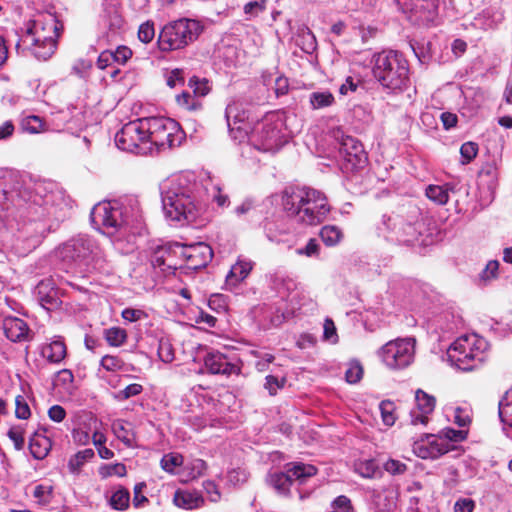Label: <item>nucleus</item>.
<instances>
[{"label":"nucleus","instance_id":"obj_60","mask_svg":"<svg viewBox=\"0 0 512 512\" xmlns=\"http://www.w3.org/2000/svg\"><path fill=\"white\" fill-rule=\"evenodd\" d=\"M265 388L268 390L270 395H275L278 389L282 388L285 383V379H278L276 376L268 375L265 378Z\"/></svg>","mask_w":512,"mask_h":512},{"label":"nucleus","instance_id":"obj_12","mask_svg":"<svg viewBox=\"0 0 512 512\" xmlns=\"http://www.w3.org/2000/svg\"><path fill=\"white\" fill-rule=\"evenodd\" d=\"M415 355L414 338H397L388 341L378 351V356L390 369H402L409 366Z\"/></svg>","mask_w":512,"mask_h":512},{"label":"nucleus","instance_id":"obj_50","mask_svg":"<svg viewBox=\"0 0 512 512\" xmlns=\"http://www.w3.org/2000/svg\"><path fill=\"white\" fill-rule=\"evenodd\" d=\"M377 468L374 460H365L356 465V472L364 478H372Z\"/></svg>","mask_w":512,"mask_h":512},{"label":"nucleus","instance_id":"obj_37","mask_svg":"<svg viewBox=\"0 0 512 512\" xmlns=\"http://www.w3.org/2000/svg\"><path fill=\"white\" fill-rule=\"evenodd\" d=\"M499 417L502 422L512 427V389L499 402Z\"/></svg>","mask_w":512,"mask_h":512},{"label":"nucleus","instance_id":"obj_49","mask_svg":"<svg viewBox=\"0 0 512 512\" xmlns=\"http://www.w3.org/2000/svg\"><path fill=\"white\" fill-rule=\"evenodd\" d=\"M101 366L107 371L115 372L123 368L124 362L118 356L105 355L101 359Z\"/></svg>","mask_w":512,"mask_h":512},{"label":"nucleus","instance_id":"obj_22","mask_svg":"<svg viewBox=\"0 0 512 512\" xmlns=\"http://www.w3.org/2000/svg\"><path fill=\"white\" fill-rule=\"evenodd\" d=\"M204 364L212 374L229 376L240 372V368L237 365L229 362L227 357L218 351L209 352L204 358Z\"/></svg>","mask_w":512,"mask_h":512},{"label":"nucleus","instance_id":"obj_15","mask_svg":"<svg viewBox=\"0 0 512 512\" xmlns=\"http://www.w3.org/2000/svg\"><path fill=\"white\" fill-rule=\"evenodd\" d=\"M225 118L231 137L239 142L244 141L249 135L253 122L250 121L243 105L239 102L229 103L225 110Z\"/></svg>","mask_w":512,"mask_h":512},{"label":"nucleus","instance_id":"obj_42","mask_svg":"<svg viewBox=\"0 0 512 512\" xmlns=\"http://www.w3.org/2000/svg\"><path fill=\"white\" fill-rule=\"evenodd\" d=\"M160 464L166 472L174 473L175 468L183 464V456L175 453L166 454L162 457Z\"/></svg>","mask_w":512,"mask_h":512},{"label":"nucleus","instance_id":"obj_20","mask_svg":"<svg viewBox=\"0 0 512 512\" xmlns=\"http://www.w3.org/2000/svg\"><path fill=\"white\" fill-rule=\"evenodd\" d=\"M40 305L46 310H53L60 306V293L53 278L41 280L34 291Z\"/></svg>","mask_w":512,"mask_h":512},{"label":"nucleus","instance_id":"obj_33","mask_svg":"<svg viewBox=\"0 0 512 512\" xmlns=\"http://www.w3.org/2000/svg\"><path fill=\"white\" fill-rule=\"evenodd\" d=\"M297 46L305 53L312 54L317 48L314 34L309 29H302L296 38Z\"/></svg>","mask_w":512,"mask_h":512},{"label":"nucleus","instance_id":"obj_53","mask_svg":"<svg viewBox=\"0 0 512 512\" xmlns=\"http://www.w3.org/2000/svg\"><path fill=\"white\" fill-rule=\"evenodd\" d=\"M454 422L459 427H467L471 423V412L468 408L456 407L454 410Z\"/></svg>","mask_w":512,"mask_h":512},{"label":"nucleus","instance_id":"obj_8","mask_svg":"<svg viewBox=\"0 0 512 512\" xmlns=\"http://www.w3.org/2000/svg\"><path fill=\"white\" fill-rule=\"evenodd\" d=\"M60 255L79 266L102 268L106 261L105 255L96 243L87 236H80L67 242L61 249Z\"/></svg>","mask_w":512,"mask_h":512},{"label":"nucleus","instance_id":"obj_4","mask_svg":"<svg viewBox=\"0 0 512 512\" xmlns=\"http://www.w3.org/2000/svg\"><path fill=\"white\" fill-rule=\"evenodd\" d=\"M488 342L477 334L463 335L456 339L447 350L451 365L462 371L480 367L487 358Z\"/></svg>","mask_w":512,"mask_h":512},{"label":"nucleus","instance_id":"obj_14","mask_svg":"<svg viewBox=\"0 0 512 512\" xmlns=\"http://www.w3.org/2000/svg\"><path fill=\"white\" fill-rule=\"evenodd\" d=\"M334 138L338 146L339 157L343 162V167L347 171H353L365 166L367 154L363 145L356 138L345 135L341 130L334 131Z\"/></svg>","mask_w":512,"mask_h":512},{"label":"nucleus","instance_id":"obj_45","mask_svg":"<svg viewBox=\"0 0 512 512\" xmlns=\"http://www.w3.org/2000/svg\"><path fill=\"white\" fill-rule=\"evenodd\" d=\"M44 125L43 120L35 115L28 116L22 121L23 130L32 134L43 132Z\"/></svg>","mask_w":512,"mask_h":512},{"label":"nucleus","instance_id":"obj_62","mask_svg":"<svg viewBox=\"0 0 512 512\" xmlns=\"http://www.w3.org/2000/svg\"><path fill=\"white\" fill-rule=\"evenodd\" d=\"M384 469L390 474L399 475L403 474L406 471L407 467L404 463L400 462L399 460L389 459L384 464Z\"/></svg>","mask_w":512,"mask_h":512},{"label":"nucleus","instance_id":"obj_40","mask_svg":"<svg viewBox=\"0 0 512 512\" xmlns=\"http://www.w3.org/2000/svg\"><path fill=\"white\" fill-rule=\"evenodd\" d=\"M74 375L69 369H62L57 372L54 380L55 386L62 387L65 391L70 392L74 386Z\"/></svg>","mask_w":512,"mask_h":512},{"label":"nucleus","instance_id":"obj_57","mask_svg":"<svg viewBox=\"0 0 512 512\" xmlns=\"http://www.w3.org/2000/svg\"><path fill=\"white\" fill-rule=\"evenodd\" d=\"M228 482L232 485H240L248 480V473L244 469H232L227 474Z\"/></svg>","mask_w":512,"mask_h":512},{"label":"nucleus","instance_id":"obj_52","mask_svg":"<svg viewBox=\"0 0 512 512\" xmlns=\"http://www.w3.org/2000/svg\"><path fill=\"white\" fill-rule=\"evenodd\" d=\"M440 437H442L445 441L450 440L453 442H460L466 439L467 431L456 430L454 428H444L440 432Z\"/></svg>","mask_w":512,"mask_h":512},{"label":"nucleus","instance_id":"obj_51","mask_svg":"<svg viewBox=\"0 0 512 512\" xmlns=\"http://www.w3.org/2000/svg\"><path fill=\"white\" fill-rule=\"evenodd\" d=\"M155 36L154 24L150 21L142 23L138 29V38L143 43H149Z\"/></svg>","mask_w":512,"mask_h":512},{"label":"nucleus","instance_id":"obj_1","mask_svg":"<svg viewBox=\"0 0 512 512\" xmlns=\"http://www.w3.org/2000/svg\"><path fill=\"white\" fill-rule=\"evenodd\" d=\"M200 185L186 177L167 180L161 186L163 210L172 221L193 222L200 214L203 204L199 197Z\"/></svg>","mask_w":512,"mask_h":512},{"label":"nucleus","instance_id":"obj_55","mask_svg":"<svg viewBox=\"0 0 512 512\" xmlns=\"http://www.w3.org/2000/svg\"><path fill=\"white\" fill-rule=\"evenodd\" d=\"M16 409L15 415L19 419H28L31 415L30 408L25 400V398L21 395H18L15 399Z\"/></svg>","mask_w":512,"mask_h":512},{"label":"nucleus","instance_id":"obj_32","mask_svg":"<svg viewBox=\"0 0 512 512\" xmlns=\"http://www.w3.org/2000/svg\"><path fill=\"white\" fill-rule=\"evenodd\" d=\"M94 455V450L91 448L78 451L76 454L71 456L68 461L69 471L72 474H78L81 471V468L84 466V464L91 460L94 457Z\"/></svg>","mask_w":512,"mask_h":512},{"label":"nucleus","instance_id":"obj_61","mask_svg":"<svg viewBox=\"0 0 512 512\" xmlns=\"http://www.w3.org/2000/svg\"><path fill=\"white\" fill-rule=\"evenodd\" d=\"M499 269V262L496 260H491L486 264V267L483 269L480 277L484 281H488L496 278L497 272Z\"/></svg>","mask_w":512,"mask_h":512},{"label":"nucleus","instance_id":"obj_56","mask_svg":"<svg viewBox=\"0 0 512 512\" xmlns=\"http://www.w3.org/2000/svg\"><path fill=\"white\" fill-rule=\"evenodd\" d=\"M189 86L193 88L194 94L198 96H205L209 93L210 90L207 80H199L196 77H192L189 80Z\"/></svg>","mask_w":512,"mask_h":512},{"label":"nucleus","instance_id":"obj_30","mask_svg":"<svg viewBox=\"0 0 512 512\" xmlns=\"http://www.w3.org/2000/svg\"><path fill=\"white\" fill-rule=\"evenodd\" d=\"M235 214L239 217L246 215L247 219L254 224H261L262 209L255 206L250 200L242 202L235 208Z\"/></svg>","mask_w":512,"mask_h":512},{"label":"nucleus","instance_id":"obj_41","mask_svg":"<svg viewBox=\"0 0 512 512\" xmlns=\"http://www.w3.org/2000/svg\"><path fill=\"white\" fill-rule=\"evenodd\" d=\"M379 409L383 423L387 426H392L396 421L394 403L390 400H384L380 403Z\"/></svg>","mask_w":512,"mask_h":512},{"label":"nucleus","instance_id":"obj_16","mask_svg":"<svg viewBox=\"0 0 512 512\" xmlns=\"http://www.w3.org/2000/svg\"><path fill=\"white\" fill-rule=\"evenodd\" d=\"M396 2L415 23L432 21L438 7V0H396Z\"/></svg>","mask_w":512,"mask_h":512},{"label":"nucleus","instance_id":"obj_26","mask_svg":"<svg viewBox=\"0 0 512 512\" xmlns=\"http://www.w3.org/2000/svg\"><path fill=\"white\" fill-rule=\"evenodd\" d=\"M253 265L254 263L252 261L239 258L227 274L226 283L228 285L236 286L247 278L253 268Z\"/></svg>","mask_w":512,"mask_h":512},{"label":"nucleus","instance_id":"obj_13","mask_svg":"<svg viewBox=\"0 0 512 512\" xmlns=\"http://www.w3.org/2000/svg\"><path fill=\"white\" fill-rule=\"evenodd\" d=\"M383 224L391 230V239L406 245H427L428 241L423 238L424 223L422 221H408L401 216L384 218Z\"/></svg>","mask_w":512,"mask_h":512},{"label":"nucleus","instance_id":"obj_11","mask_svg":"<svg viewBox=\"0 0 512 512\" xmlns=\"http://www.w3.org/2000/svg\"><path fill=\"white\" fill-rule=\"evenodd\" d=\"M115 143L123 151L149 153L146 118H138L124 124L115 135Z\"/></svg>","mask_w":512,"mask_h":512},{"label":"nucleus","instance_id":"obj_27","mask_svg":"<svg viewBox=\"0 0 512 512\" xmlns=\"http://www.w3.org/2000/svg\"><path fill=\"white\" fill-rule=\"evenodd\" d=\"M52 447L51 440L43 433L36 431L29 440L31 455L38 460L44 459Z\"/></svg>","mask_w":512,"mask_h":512},{"label":"nucleus","instance_id":"obj_47","mask_svg":"<svg viewBox=\"0 0 512 512\" xmlns=\"http://www.w3.org/2000/svg\"><path fill=\"white\" fill-rule=\"evenodd\" d=\"M143 391L141 384L133 383L115 393L114 398L118 401H125L130 397L137 396Z\"/></svg>","mask_w":512,"mask_h":512},{"label":"nucleus","instance_id":"obj_24","mask_svg":"<svg viewBox=\"0 0 512 512\" xmlns=\"http://www.w3.org/2000/svg\"><path fill=\"white\" fill-rule=\"evenodd\" d=\"M3 330L12 342L26 341L30 337V329L26 322L17 317H6L3 320Z\"/></svg>","mask_w":512,"mask_h":512},{"label":"nucleus","instance_id":"obj_38","mask_svg":"<svg viewBox=\"0 0 512 512\" xmlns=\"http://www.w3.org/2000/svg\"><path fill=\"white\" fill-rule=\"evenodd\" d=\"M104 338L110 346L119 347L126 342L127 333L120 327H111L104 330Z\"/></svg>","mask_w":512,"mask_h":512},{"label":"nucleus","instance_id":"obj_31","mask_svg":"<svg viewBox=\"0 0 512 512\" xmlns=\"http://www.w3.org/2000/svg\"><path fill=\"white\" fill-rule=\"evenodd\" d=\"M453 190L450 184L440 185H429L426 188V196L438 205H444L449 200V192Z\"/></svg>","mask_w":512,"mask_h":512},{"label":"nucleus","instance_id":"obj_46","mask_svg":"<svg viewBox=\"0 0 512 512\" xmlns=\"http://www.w3.org/2000/svg\"><path fill=\"white\" fill-rule=\"evenodd\" d=\"M158 357L164 363H171L174 360V350L169 340L163 338L159 340Z\"/></svg>","mask_w":512,"mask_h":512},{"label":"nucleus","instance_id":"obj_21","mask_svg":"<svg viewBox=\"0 0 512 512\" xmlns=\"http://www.w3.org/2000/svg\"><path fill=\"white\" fill-rule=\"evenodd\" d=\"M179 243H168L158 246L151 255V263L154 267L162 271L175 270L177 262L175 257L179 255V249L176 247Z\"/></svg>","mask_w":512,"mask_h":512},{"label":"nucleus","instance_id":"obj_2","mask_svg":"<svg viewBox=\"0 0 512 512\" xmlns=\"http://www.w3.org/2000/svg\"><path fill=\"white\" fill-rule=\"evenodd\" d=\"M281 200L287 216L304 225H318L330 212L326 196L312 188H287Z\"/></svg>","mask_w":512,"mask_h":512},{"label":"nucleus","instance_id":"obj_5","mask_svg":"<svg viewBox=\"0 0 512 512\" xmlns=\"http://www.w3.org/2000/svg\"><path fill=\"white\" fill-rule=\"evenodd\" d=\"M249 141L259 150L274 151L286 143L285 119L280 112H269L251 126Z\"/></svg>","mask_w":512,"mask_h":512},{"label":"nucleus","instance_id":"obj_54","mask_svg":"<svg viewBox=\"0 0 512 512\" xmlns=\"http://www.w3.org/2000/svg\"><path fill=\"white\" fill-rule=\"evenodd\" d=\"M8 437L14 443L16 450H21L24 447V430L20 426H15L9 429L7 433Z\"/></svg>","mask_w":512,"mask_h":512},{"label":"nucleus","instance_id":"obj_63","mask_svg":"<svg viewBox=\"0 0 512 512\" xmlns=\"http://www.w3.org/2000/svg\"><path fill=\"white\" fill-rule=\"evenodd\" d=\"M204 490L208 495V498L211 502H218L221 498V493L217 487V485L213 481H205L203 483Z\"/></svg>","mask_w":512,"mask_h":512},{"label":"nucleus","instance_id":"obj_23","mask_svg":"<svg viewBox=\"0 0 512 512\" xmlns=\"http://www.w3.org/2000/svg\"><path fill=\"white\" fill-rule=\"evenodd\" d=\"M417 410H412L411 423L413 425L423 424L428 422V414L433 412L436 400L433 396L428 395L423 390H417L415 394Z\"/></svg>","mask_w":512,"mask_h":512},{"label":"nucleus","instance_id":"obj_28","mask_svg":"<svg viewBox=\"0 0 512 512\" xmlns=\"http://www.w3.org/2000/svg\"><path fill=\"white\" fill-rule=\"evenodd\" d=\"M40 353L48 362L58 364L66 356V346L60 339H56L50 343L43 344Z\"/></svg>","mask_w":512,"mask_h":512},{"label":"nucleus","instance_id":"obj_64","mask_svg":"<svg viewBox=\"0 0 512 512\" xmlns=\"http://www.w3.org/2000/svg\"><path fill=\"white\" fill-rule=\"evenodd\" d=\"M474 508L475 502L470 498H460L454 504V512H473Z\"/></svg>","mask_w":512,"mask_h":512},{"label":"nucleus","instance_id":"obj_19","mask_svg":"<svg viewBox=\"0 0 512 512\" xmlns=\"http://www.w3.org/2000/svg\"><path fill=\"white\" fill-rule=\"evenodd\" d=\"M413 451L422 459H436L449 451V444L440 436L429 435L414 442Z\"/></svg>","mask_w":512,"mask_h":512},{"label":"nucleus","instance_id":"obj_3","mask_svg":"<svg viewBox=\"0 0 512 512\" xmlns=\"http://www.w3.org/2000/svg\"><path fill=\"white\" fill-rule=\"evenodd\" d=\"M372 73L382 88L401 92L409 85V63L405 56L395 50H384L374 54Z\"/></svg>","mask_w":512,"mask_h":512},{"label":"nucleus","instance_id":"obj_29","mask_svg":"<svg viewBox=\"0 0 512 512\" xmlns=\"http://www.w3.org/2000/svg\"><path fill=\"white\" fill-rule=\"evenodd\" d=\"M124 216L127 219V226L136 223L141 218V207L139 200L134 196H127L118 201Z\"/></svg>","mask_w":512,"mask_h":512},{"label":"nucleus","instance_id":"obj_34","mask_svg":"<svg viewBox=\"0 0 512 512\" xmlns=\"http://www.w3.org/2000/svg\"><path fill=\"white\" fill-rule=\"evenodd\" d=\"M320 237L326 246H335L342 240L343 232L338 226L326 225L321 228Z\"/></svg>","mask_w":512,"mask_h":512},{"label":"nucleus","instance_id":"obj_44","mask_svg":"<svg viewBox=\"0 0 512 512\" xmlns=\"http://www.w3.org/2000/svg\"><path fill=\"white\" fill-rule=\"evenodd\" d=\"M363 377V367L358 361H351L345 371V379L350 384L358 383Z\"/></svg>","mask_w":512,"mask_h":512},{"label":"nucleus","instance_id":"obj_58","mask_svg":"<svg viewBox=\"0 0 512 512\" xmlns=\"http://www.w3.org/2000/svg\"><path fill=\"white\" fill-rule=\"evenodd\" d=\"M132 50L127 46H119L115 51H112L114 62L124 65L132 57Z\"/></svg>","mask_w":512,"mask_h":512},{"label":"nucleus","instance_id":"obj_9","mask_svg":"<svg viewBox=\"0 0 512 512\" xmlns=\"http://www.w3.org/2000/svg\"><path fill=\"white\" fill-rule=\"evenodd\" d=\"M317 468L302 462H291L285 465V471H271L267 474L266 482L279 495L290 496V486L294 481L300 484L316 475Z\"/></svg>","mask_w":512,"mask_h":512},{"label":"nucleus","instance_id":"obj_36","mask_svg":"<svg viewBox=\"0 0 512 512\" xmlns=\"http://www.w3.org/2000/svg\"><path fill=\"white\" fill-rule=\"evenodd\" d=\"M113 432L115 436L122 441L127 447H132L134 445L135 436L134 433L131 432L127 428V423L121 420H118L112 425Z\"/></svg>","mask_w":512,"mask_h":512},{"label":"nucleus","instance_id":"obj_48","mask_svg":"<svg viewBox=\"0 0 512 512\" xmlns=\"http://www.w3.org/2000/svg\"><path fill=\"white\" fill-rule=\"evenodd\" d=\"M478 153V145L474 142H465L461 145L460 154L462 164L470 163Z\"/></svg>","mask_w":512,"mask_h":512},{"label":"nucleus","instance_id":"obj_6","mask_svg":"<svg viewBox=\"0 0 512 512\" xmlns=\"http://www.w3.org/2000/svg\"><path fill=\"white\" fill-rule=\"evenodd\" d=\"M203 31V26L197 20L182 18L166 24L158 37L161 51L182 49L194 42Z\"/></svg>","mask_w":512,"mask_h":512},{"label":"nucleus","instance_id":"obj_59","mask_svg":"<svg viewBox=\"0 0 512 512\" xmlns=\"http://www.w3.org/2000/svg\"><path fill=\"white\" fill-rule=\"evenodd\" d=\"M176 101L179 106L188 110H196L199 107V104L195 101L189 92H182L181 94L177 95Z\"/></svg>","mask_w":512,"mask_h":512},{"label":"nucleus","instance_id":"obj_18","mask_svg":"<svg viewBox=\"0 0 512 512\" xmlns=\"http://www.w3.org/2000/svg\"><path fill=\"white\" fill-rule=\"evenodd\" d=\"M40 29L44 30V27L39 20H36L33 27L28 30V33L33 35L30 50L37 59L45 61L53 55L56 42L53 36H42Z\"/></svg>","mask_w":512,"mask_h":512},{"label":"nucleus","instance_id":"obj_17","mask_svg":"<svg viewBox=\"0 0 512 512\" xmlns=\"http://www.w3.org/2000/svg\"><path fill=\"white\" fill-rule=\"evenodd\" d=\"M179 249V256L186 261L188 268L200 269L208 265L213 258L212 248L204 243L198 242L190 245H176Z\"/></svg>","mask_w":512,"mask_h":512},{"label":"nucleus","instance_id":"obj_7","mask_svg":"<svg viewBox=\"0 0 512 512\" xmlns=\"http://www.w3.org/2000/svg\"><path fill=\"white\" fill-rule=\"evenodd\" d=\"M146 120L149 153L177 147L184 140V132L175 120L166 117H147Z\"/></svg>","mask_w":512,"mask_h":512},{"label":"nucleus","instance_id":"obj_39","mask_svg":"<svg viewBox=\"0 0 512 512\" xmlns=\"http://www.w3.org/2000/svg\"><path fill=\"white\" fill-rule=\"evenodd\" d=\"M130 501V494L127 489L119 488L110 497L109 504L111 507L118 511H123L128 508Z\"/></svg>","mask_w":512,"mask_h":512},{"label":"nucleus","instance_id":"obj_25","mask_svg":"<svg viewBox=\"0 0 512 512\" xmlns=\"http://www.w3.org/2000/svg\"><path fill=\"white\" fill-rule=\"evenodd\" d=\"M173 503L178 508L193 510L204 505V498L196 491L178 489L174 493Z\"/></svg>","mask_w":512,"mask_h":512},{"label":"nucleus","instance_id":"obj_35","mask_svg":"<svg viewBox=\"0 0 512 512\" xmlns=\"http://www.w3.org/2000/svg\"><path fill=\"white\" fill-rule=\"evenodd\" d=\"M309 101L313 109H322L332 106L335 98L329 91H315L310 94Z\"/></svg>","mask_w":512,"mask_h":512},{"label":"nucleus","instance_id":"obj_43","mask_svg":"<svg viewBox=\"0 0 512 512\" xmlns=\"http://www.w3.org/2000/svg\"><path fill=\"white\" fill-rule=\"evenodd\" d=\"M126 473V466L122 463L105 464L99 468V474L102 478H108L113 475L123 477Z\"/></svg>","mask_w":512,"mask_h":512},{"label":"nucleus","instance_id":"obj_10","mask_svg":"<svg viewBox=\"0 0 512 512\" xmlns=\"http://www.w3.org/2000/svg\"><path fill=\"white\" fill-rule=\"evenodd\" d=\"M90 220L95 229L109 236L127 226V219L118 201L96 204L91 210Z\"/></svg>","mask_w":512,"mask_h":512}]
</instances>
